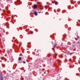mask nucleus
<instances>
[{
  "label": "nucleus",
  "instance_id": "nucleus-19",
  "mask_svg": "<svg viewBox=\"0 0 80 80\" xmlns=\"http://www.w3.org/2000/svg\"><path fill=\"white\" fill-rule=\"evenodd\" d=\"M55 58H56V56H55Z\"/></svg>",
  "mask_w": 80,
  "mask_h": 80
},
{
  "label": "nucleus",
  "instance_id": "nucleus-5",
  "mask_svg": "<svg viewBox=\"0 0 80 80\" xmlns=\"http://www.w3.org/2000/svg\"><path fill=\"white\" fill-rule=\"evenodd\" d=\"M80 22H77V26H78V27H79V26H80Z\"/></svg>",
  "mask_w": 80,
  "mask_h": 80
},
{
  "label": "nucleus",
  "instance_id": "nucleus-4",
  "mask_svg": "<svg viewBox=\"0 0 80 80\" xmlns=\"http://www.w3.org/2000/svg\"><path fill=\"white\" fill-rule=\"evenodd\" d=\"M53 55L51 53H48V54L47 56L48 57H52Z\"/></svg>",
  "mask_w": 80,
  "mask_h": 80
},
{
  "label": "nucleus",
  "instance_id": "nucleus-9",
  "mask_svg": "<svg viewBox=\"0 0 80 80\" xmlns=\"http://www.w3.org/2000/svg\"><path fill=\"white\" fill-rule=\"evenodd\" d=\"M75 3H76V2L74 1V2H72V4H74Z\"/></svg>",
  "mask_w": 80,
  "mask_h": 80
},
{
  "label": "nucleus",
  "instance_id": "nucleus-11",
  "mask_svg": "<svg viewBox=\"0 0 80 80\" xmlns=\"http://www.w3.org/2000/svg\"><path fill=\"white\" fill-rule=\"evenodd\" d=\"M30 33H31V34H33V32L32 31H30Z\"/></svg>",
  "mask_w": 80,
  "mask_h": 80
},
{
  "label": "nucleus",
  "instance_id": "nucleus-2",
  "mask_svg": "<svg viewBox=\"0 0 80 80\" xmlns=\"http://www.w3.org/2000/svg\"><path fill=\"white\" fill-rule=\"evenodd\" d=\"M33 7L35 8H37L38 7H39V6H37V4H34L33 5Z\"/></svg>",
  "mask_w": 80,
  "mask_h": 80
},
{
  "label": "nucleus",
  "instance_id": "nucleus-7",
  "mask_svg": "<svg viewBox=\"0 0 80 80\" xmlns=\"http://www.w3.org/2000/svg\"><path fill=\"white\" fill-rule=\"evenodd\" d=\"M34 14L36 16H37V11H35L34 12Z\"/></svg>",
  "mask_w": 80,
  "mask_h": 80
},
{
  "label": "nucleus",
  "instance_id": "nucleus-6",
  "mask_svg": "<svg viewBox=\"0 0 80 80\" xmlns=\"http://www.w3.org/2000/svg\"><path fill=\"white\" fill-rule=\"evenodd\" d=\"M20 63H24V64H25V63H26V62H25V61H23V62L22 61H21L20 62Z\"/></svg>",
  "mask_w": 80,
  "mask_h": 80
},
{
  "label": "nucleus",
  "instance_id": "nucleus-1",
  "mask_svg": "<svg viewBox=\"0 0 80 80\" xmlns=\"http://www.w3.org/2000/svg\"><path fill=\"white\" fill-rule=\"evenodd\" d=\"M57 45V44H54V45L53 46V48H52V50H53V51H54V52L55 53V51H54V49L55 48V47Z\"/></svg>",
  "mask_w": 80,
  "mask_h": 80
},
{
  "label": "nucleus",
  "instance_id": "nucleus-14",
  "mask_svg": "<svg viewBox=\"0 0 80 80\" xmlns=\"http://www.w3.org/2000/svg\"><path fill=\"white\" fill-rule=\"evenodd\" d=\"M55 56H57V53H55Z\"/></svg>",
  "mask_w": 80,
  "mask_h": 80
},
{
  "label": "nucleus",
  "instance_id": "nucleus-20",
  "mask_svg": "<svg viewBox=\"0 0 80 80\" xmlns=\"http://www.w3.org/2000/svg\"><path fill=\"white\" fill-rule=\"evenodd\" d=\"M40 6H41V5H40Z\"/></svg>",
  "mask_w": 80,
  "mask_h": 80
},
{
  "label": "nucleus",
  "instance_id": "nucleus-8",
  "mask_svg": "<svg viewBox=\"0 0 80 80\" xmlns=\"http://www.w3.org/2000/svg\"><path fill=\"white\" fill-rule=\"evenodd\" d=\"M58 4V2H55V5H57Z\"/></svg>",
  "mask_w": 80,
  "mask_h": 80
},
{
  "label": "nucleus",
  "instance_id": "nucleus-17",
  "mask_svg": "<svg viewBox=\"0 0 80 80\" xmlns=\"http://www.w3.org/2000/svg\"><path fill=\"white\" fill-rule=\"evenodd\" d=\"M78 75V76H79V75H79V74Z\"/></svg>",
  "mask_w": 80,
  "mask_h": 80
},
{
  "label": "nucleus",
  "instance_id": "nucleus-16",
  "mask_svg": "<svg viewBox=\"0 0 80 80\" xmlns=\"http://www.w3.org/2000/svg\"><path fill=\"white\" fill-rule=\"evenodd\" d=\"M21 45H20V46H19V47H20V46H21Z\"/></svg>",
  "mask_w": 80,
  "mask_h": 80
},
{
  "label": "nucleus",
  "instance_id": "nucleus-18",
  "mask_svg": "<svg viewBox=\"0 0 80 80\" xmlns=\"http://www.w3.org/2000/svg\"><path fill=\"white\" fill-rule=\"evenodd\" d=\"M54 58H55V57H53Z\"/></svg>",
  "mask_w": 80,
  "mask_h": 80
},
{
  "label": "nucleus",
  "instance_id": "nucleus-13",
  "mask_svg": "<svg viewBox=\"0 0 80 80\" xmlns=\"http://www.w3.org/2000/svg\"><path fill=\"white\" fill-rule=\"evenodd\" d=\"M77 38H80V37H79V36H77Z\"/></svg>",
  "mask_w": 80,
  "mask_h": 80
},
{
  "label": "nucleus",
  "instance_id": "nucleus-15",
  "mask_svg": "<svg viewBox=\"0 0 80 80\" xmlns=\"http://www.w3.org/2000/svg\"><path fill=\"white\" fill-rule=\"evenodd\" d=\"M13 39H15V38H13Z\"/></svg>",
  "mask_w": 80,
  "mask_h": 80
},
{
  "label": "nucleus",
  "instance_id": "nucleus-12",
  "mask_svg": "<svg viewBox=\"0 0 80 80\" xmlns=\"http://www.w3.org/2000/svg\"><path fill=\"white\" fill-rule=\"evenodd\" d=\"M65 27L66 28H67L68 27V26H67V25H66Z\"/></svg>",
  "mask_w": 80,
  "mask_h": 80
},
{
  "label": "nucleus",
  "instance_id": "nucleus-3",
  "mask_svg": "<svg viewBox=\"0 0 80 80\" xmlns=\"http://www.w3.org/2000/svg\"><path fill=\"white\" fill-rule=\"evenodd\" d=\"M24 59V58H23V57L22 58L21 57H19L18 58V60H19V61H21V60H22V59Z\"/></svg>",
  "mask_w": 80,
  "mask_h": 80
},
{
  "label": "nucleus",
  "instance_id": "nucleus-10",
  "mask_svg": "<svg viewBox=\"0 0 80 80\" xmlns=\"http://www.w3.org/2000/svg\"><path fill=\"white\" fill-rule=\"evenodd\" d=\"M37 4H41V2H37Z\"/></svg>",
  "mask_w": 80,
  "mask_h": 80
}]
</instances>
